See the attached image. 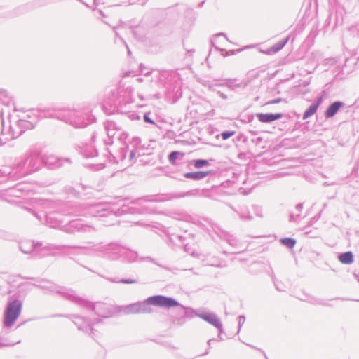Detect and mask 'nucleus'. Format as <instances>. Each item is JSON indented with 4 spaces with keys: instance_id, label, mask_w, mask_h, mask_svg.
<instances>
[{
    "instance_id": "nucleus-1",
    "label": "nucleus",
    "mask_w": 359,
    "mask_h": 359,
    "mask_svg": "<svg viewBox=\"0 0 359 359\" xmlns=\"http://www.w3.org/2000/svg\"><path fill=\"white\" fill-rule=\"evenodd\" d=\"M25 209L33 214L40 222L42 221V218L44 217L45 224L50 228H60L62 231L67 233L73 234L76 232L89 233L95 231L93 226L84 224L80 218L71 220L68 224L62 225V215L58 212H52L41 215L29 208H25Z\"/></svg>"
},
{
    "instance_id": "nucleus-2",
    "label": "nucleus",
    "mask_w": 359,
    "mask_h": 359,
    "mask_svg": "<svg viewBox=\"0 0 359 359\" xmlns=\"http://www.w3.org/2000/svg\"><path fill=\"white\" fill-rule=\"evenodd\" d=\"M39 155L38 152L32 151L13 165L12 168H0V177H8V180L15 181L37 171L40 166Z\"/></svg>"
},
{
    "instance_id": "nucleus-3",
    "label": "nucleus",
    "mask_w": 359,
    "mask_h": 359,
    "mask_svg": "<svg viewBox=\"0 0 359 359\" xmlns=\"http://www.w3.org/2000/svg\"><path fill=\"white\" fill-rule=\"evenodd\" d=\"M48 116L55 118L74 128H82L95 121V116L88 111L71 109H52L48 111Z\"/></svg>"
},
{
    "instance_id": "nucleus-4",
    "label": "nucleus",
    "mask_w": 359,
    "mask_h": 359,
    "mask_svg": "<svg viewBox=\"0 0 359 359\" xmlns=\"http://www.w3.org/2000/svg\"><path fill=\"white\" fill-rule=\"evenodd\" d=\"M151 305L160 307L171 308L180 306V303L172 297L163 295H154L149 297L144 302H138L128 305L123 309L126 314L132 313H150L152 311Z\"/></svg>"
},
{
    "instance_id": "nucleus-5",
    "label": "nucleus",
    "mask_w": 359,
    "mask_h": 359,
    "mask_svg": "<svg viewBox=\"0 0 359 359\" xmlns=\"http://www.w3.org/2000/svg\"><path fill=\"white\" fill-rule=\"evenodd\" d=\"M127 211L125 206L121 208H115L108 203H83L75 206L69 212L70 215L83 217H107L109 215H121Z\"/></svg>"
},
{
    "instance_id": "nucleus-6",
    "label": "nucleus",
    "mask_w": 359,
    "mask_h": 359,
    "mask_svg": "<svg viewBox=\"0 0 359 359\" xmlns=\"http://www.w3.org/2000/svg\"><path fill=\"white\" fill-rule=\"evenodd\" d=\"M79 250H86L109 260H119L123 252V246L116 242H89L86 245L78 247Z\"/></svg>"
},
{
    "instance_id": "nucleus-7",
    "label": "nucleus",
    "mask_w": 359,
    "mask_h": 359,
    "mask_svg": "<svg viewBox=\"0 0 359 359\" xmlns=\"http://www.w3.org/2000/svg\"><path fill=\"white\" fill-rule=\"evenodd\" d=\"M8 128H6L2 123V130L0 134V146L5 144L8 141L15 139L20 136L27 130L32 129L34 127V121L29 120H15Z\"/></svg>"
},
{
    "instance_id": "nucleus-8",
    "label": "nucleus",
    "mask_w": 359,
    "mask_h": 359,
    "mask_svg": "<svg viewBox=\"0 0 359 359\" xmlns=\"http://www.w3.org/2000/svg\"><path fill=\"white\" fill-rule=\"evenodd\" d=\"M22 302L18 299H11L7 302L3 316L4 328L11 327L20 316Z\"/></svg>"
},
{
    "instance_id": "nucleus-9",
    "label": "nucleus",
    "mask_w": 359,
    "mask_h": 359,
    "mask_svg": "<svg viewBox=\"0 0 359 359\" xmlns=\"http://www.w3.org/2000/svg\"><path fill=\"white\" fill-rule=\"evenodd\" d=\"M76 298L79 299H74V303L86 308L87 309L93 311L98 316L101 318H109L112 314V311L109 305L103 302H97L93 304L88 302L76 294Z\"/></svg>"
},
{
    "instance_id": "nucleus-10",
    "label": "nucleus",
    "mask_w": 359,
    "mask_h": 359,
    "mask_svg": "<svg viewBox=\"0 0 359 359\" xmlns=\"http://www.w3.org/2000/svg\"><path fill=\"white\" fill-rule=\"evenodd\" d=\"M36 286L43 290H46L51 292L59 294L64 299L69 300L72 302H74V299H77L79 301V299L76 298V294L75 293L74 291L68 288L61 287L53 283L46 280H41V284L36 285Z\"/></svg>"
},
{
    "instance_id": "nucleus-11",
    "label": "nucleus",
    "mask_w": 359,
    "mask_h": 359,
    "mask_svg": "<svg viewBox=\"0 0 359 359\" xmlns=\"http://www.w3.org/2000/svg\"><path fill=\"white\" fill-rule=\"evenodd\" d=\"M68 317L72 318V322L77 326L79 330L86 333H89V334L92 335V337H93L94 335V329L93 325L100 323L101 320L99 318L93 321L78 315H70Z\"/></svg>"
},
{
    "instance_id": "nucleus-12",
    "label": "nucleus",
    "mask_w": 359,
    "mask_h": 359,
    "mask_svg": "<svg viewBox=\"0 0 359 359\" xmlns=\"http://www.w3.org/2000/svg\"><path fill=\"white\" fill-rule=\"evenodd\" d=\"M41 161L47 168L55 170L64 165L65 163H71L69 158H60L53 154H46L42 156Z\"/></svg>"
},
{
    "instance_id": "nucleus-13",
    "label": "nucleus",
    "mask_w": 359,
    "mask_h": 359,
    "mask_svg": "<svg viewBox=\"0 0 359 359\" xmlns=\"http://www.w3.org/2000/svg\"><path fill=\"white\" fill-rule=\"evenodd\" d=\"M236 81V79H226L222 83L219 82V80L212 81H205L203 83V86L212 91L216 90V88L218 86H226L231 90H234L236 87L240 86L238 84H235Z\"/></svg>"
},
{
    "instance_id": "nucleus-14",
    "label": "nucleus",
    "mask_w": 359,
    "mask_h": 359,
    "mask_svg": "<svg viewBox=\"0 0 359 359\" xmlns=\"http://www.w3.org/2000/svg\"><path fill=\"white\" fill-rule=\"evenodd\" d=\"M104 130L108 137V140H104L106 144H111L113 143V137L116 133L122 130V126L111 120H107L104 123Z\"/></svg>"
},
{
    "instance_id": "nucleus-15",
    "label": "nucleus",
    "mask_w": 359,
    "mask_h": 359,
    "mask_svg": "<svg viewBox=\"0 0 359 359\" xmlns=\"http://www.w3.org/2000/svg\"><path fill=\"white\" fill-rule=\"evenodd\" d=\"M196 316L216 327L219 332H224L222 323L216 314L213 313L198 311L196 313Z\"/></svg>"
},
{
    "instance_id": "nucleus-16",
    "label": "nucleus",
    "mask_w": 359,
    "mask_h": 359,
    "mask_svg": "<svg viewBox=\"0 0 359 359\" xmlns=\"http://www.w3.org/2000/svg\"><path fill=\"white\" fill-rule=\"evenodd\" d=\"M141 140L137 137H134L132 138L131 141L130 142V144L127 146L124 149H121L122 150V156L121 160H123L126 158V149H128L130 150V160L131 161H134L136 159V154L137 153H140V148L139 147L141 146Z\"/></svg>"
},
{
    "instance_id": "nucleus-17",
    "label": "nucleus",
    "mask_w": 359,
    "mask_h": 359,
    "mask_svg": "<svg viewBox=\"0 0 359 359\" xmlns=\"http://www.w3.org/2000/svg\"><path fill=\"white\" fill-rule=\"evenodd\" d=\"M165 200L166 199L159 198L157 196H147L137 199L135 203L143 208V212L152 213L154 212V209L148 206L147 203L149 202H161Z\"/></svg>"
},
{
    "instance_id": "nucleus-18",
    "label": "nucleus",
    "mask_w": 359,
    "mask_h": 359,
    "mask_svg": "<svg viewBox=\"0 0 359 359\" xmlns=\"http://www.w3.org/2000/svg\"><path fill=\"white\" fill-rule=\"evenodd\" d=\"M256 116L260 122L265 123H269L276 120H278V119L281 118L283 116V114L281 113H276V114L259 113V114H257Z\"/></svg>"
},
{
    "instance_id": "nucleus-19",
    "label": "nucleus",
    "mask_w": 359,
    "mask_h": 359,
    "mask_svg": "<svg viewBox=\"0 0 359 359\" xmlns=\"http://www.w3.org/2000/svg\"><path fill=\"white\" fill-rule=\"evenodd\" d=\"M345 104L341 101H335L330 104L324 113L326 118H330L336 115L338 111L344 107Z\"/></svg>"
},
{
    "instance_id": "nucleus-20",
    "label": "nucleus",
    "mask_w": 359,
    "mask_h": 359,
    "mask_svg": "<svg viewBox=\"0 0 359 359\" xmlns=\"http://www.w3.org/2000/svg\"><path fill=\"white\" fill-rule=\"evenodd\" d=\"M210 173H211V171L191 172L184 173V177L187 179L198 181L203 180V178L207 177Z\"/></svg>"
},
{
    "instance_id": "nucleus-21",
    "label": "nucleus",
    "mask_w": 359,
    "mask_h": 359,
    "mask_svg": "<svg viewBox=\"0 0 359 359\" xmlns=\"http://www.w3.org/2000/svg\"><path fill=\"white\" fill-rule=\"evenodd\" d=\"M137 257V252L132 250H128L123 247V252L121 255V258L120 259L121 260L128 262H133L136 260Z\"/></svg>"
},
{
    "instance_id": "nucleus-22",
    "label": "nucleus",
    "mask_w": 359,
    "mask_h": 359,
    "mask_svg": "<svg viewBox=\"0 0 359 359\" xmlns=\"http://www.w3.org/2000/svg\"><path fill=\"white\" fill-rule=\"evenodd\" d=\"M39 245H41V244L39 243H34L33 241H26L20 244V249L23 253L28 254L32 252Z\"/></svg>"
},
{
    "instance_id": "nucleus-23",
    "label": "nucleus",
    "mask_w": 359,
    "mask_h": 359,
    "mask_svg": "<svg viewBox=\"0 0 359 359\" xmlns=\"http://www.w3.org/2000/svg\"><path fill=\"white\" fill-rule=\"evenodd\" d=\"M338 259L344 264H351L353 262L354 258L353 252L351 251L341 253L338 256Z\"/></svg>"
},
{
    "instance_id": "nucleus-24",
    "label": "nucleus",
    "mask_w": 359,
    "mask_h": 359,
    "mask_svg": "<svg viewBox=\"0 0 359 359\" xmlns=\"http://www.w3.org/2000/svg\"><path fill=\"white\" fill-rule=\"evenodd\" d=\"M18 120H29L34 121V125L37 121V117L34 111L23 112L21 115H17Z\"/></svg>"
},
{
    "instance_id": "nucleus-25",
    "label": "nucleus",
    "mask_w": 359,
    "mask_h": 359,
    "mask_svg": "<svg viewBox=\"0 0 359 359\" xmlns=\"http://www.w3.org/2000/svg\"><path fill=\"white\" fill-rule=\"evenodd\" d=\"M79 246H70V245H57L55 244H48L43 247V249L48 251H59L64 248H75L79 249Z\"/></svg>"
},
{
    "instance_id": "nucleus-26",
    "label": "nucleus",
    "mask_w": 359,
    "mask_h": 359,
    "mask_svg": "<svg viewBox=\"0 0 359 359\" xmlns=\"http://www.w3.org/2000/svg\"><path fill=\"white\" fill-rule=\"evenodd\" d=\"M290 36H287L283 40L278 41L276 44H274L271 48L269 50V52L277 53L280 51L288 42Z\"/></svg>"
},
{
    "instance_id": "nucleus-27",
    "label": "nucleus",
    "mask_w": 359,
    "mask_h": 359,
    "mask_svg": "<svg viewBox=\"0 0 359 359\" xmlns=\"http://www.w3.org/2000/svg\"><path fill=\"white\" fill-rule=\"evenodd\" d=\"M83 155L85 158H93L97 155V150L95 147H86L83 149Z\"/></svg>"
},
{
    "instance_id": "nucleus-28",
    "label": "nucleus",
    "mask_w": 359,
    "mask_h": 359,
    "mask_svg": "<svg viewBox=\"0 0 359 359\" xmlns=\"http://www.w3.org/2000/svg\"><path fill=\"white\" fill-rule=\"evenodd\" d=\"M146 77L151 76V81H154L157 83L161 81V77L163 76L158 71L147 72L144 73Z\"/></svg>"
},
{
    "instance_id": "nucleus-29",
    "label": "nucleus",
    "mask_w": 359,
    "mask_h": 359,
    "mask_svg": "<svg viewBox=\"0 0 359 359\" xmlns=\"http://www.w3.org/2000/svg\"><path fill=\"white\" fill-rule=\"evenodd\" d=\"M191 165H193L195 168L200 169L210 165V163L205 159H195L191 161Z\"/></svg>"
},
{
    "instance_id": "nucleus-30",
    "label": "nucleus",
    "mask_w": 359,
    "mask_h": 359,
    "mask_svg": "<svg viewBox=\"0 0 359 359\" xmlns=\"http://www.w3.org/2000/svg\"><path fill=\"white\" fill-rule=\"evenodd\" d=\"M318 108L313 103L308 107V109L303 114V119L306 120L313 116L317 111Z\"/></svg>"
},
{
    "instance_id": "nucleus-31",
    "label": "nucleus",
    "mask_w": 359,
    "mask_h": 359,
    "mask_svg": "<svg viewBox=\"0 0 359 359\" xmlns=\"http://www.w3.org/2000/svg\"><path fill=\"white\" fill-rule=\"evenodd\" d=\"M183 157L184 156V154L180 152V151H172L169 156H168V160L170 161V163L172 164H175V162H176V160L180 157Z\"/></svg>"
},
{
    "instance_id": "nucleus-32",
    "label": "nucleus",
    "mask_w": 359,
    "mask_h": 359,
    "mask_svg": "<svg viewBox=\"0 0 359 359\" xmlns=\"http://www.w3.org/2000/svg\"><path fill=\"white\" fill-rule=\"evenodd\" d=\"M283 245L288 248H292L296 244V241L291 238H284L280 240Z\"/></svg>"
},
{
    "instance_id": "nucleus-33",
    "label": "nucleus",
    "mask_w": 359,
    "mask_h": 359,
    "mask_svg": "<svg viewBox=\"0 0 359 359\" xmlns=\"http://www.w3.org/2000/svg\"><path fill=\"white\" fill-rule=\"evenodd\" d=\"M110 281L114 283H121L124 284H133L137 283L138 281L136 279L132 278H122V279H109Z\"/></svg>"
},
{
    "instance_id": "nucleus-34",
    "label": "nucleus",
    "mask_w": 359,
    "mask_h": 359,
    "mask_svg": "<svg viewBox=\"0 0 359 359\" xmlns=\"http://www.w3.org/2000/svg\"><path fill=\"white\" fill-rule=\"evenodd\" d=\"M0 101L4 104H9L11 101V97H8L7 92L4 90H0Z\"/></svg>"
},
{
    "instance_id": "nucleus-35",
    "label": "nucleus",
    "mask_w": 359,
    "mask_h": 359,
    "mask_svg": "<svg viewBox=\"0 0 359 359\" xmlns=\"http://www.w3.org/2000/svg\"><path fill=\"white\" fill-rule=\"evenodd\" d=\"M6 191L8 195H9L11 196L16 197V198H20L22 195V193H20V191L18 190H17L16 189H15L13 187H9L8 189H6Z\"/></svg>"
},
{
    "instance_id": "nucleus-36",
    "label": "nucleus",
    "mask_w": 359,
    "mask_h": 359,
    "mask_svg": "<svg viewBox=\"0 0 359 359\" xmlns=\"http://www.w3.org/2000/svg\"><path fill=\"white\" fill-rule=\"evenodd\" d=\"M311 303H312L313 304L323 305V306H330V304L328 303V302L327 300H324V299H318V298L312 299V300L311 301Z\"/></svg>"
},
{
    "instance_id": "nucleus-37",
    "label": "nucleus",
    "mask_w": 359,
    "mask_h": 359,
    "mask_svg": "<svg viewBox=\"0 0 359 359\" xmlns=\"http://www.w3.org/2000/svg\"><path fill=\"white\" fill-rule=\"evenodd\" d=\"M235 134V131L225 130L221 133V137L223 140H228Z\"/></svg>"
},
{
    "instance_id": "nucleus-38",
    "label": "nucleus",
    "mask_w": 359,
    "mask_h": 359,
    "mask_svg": "<svg viewBox=\"0 0 359 359\" xmlns=\"http://www.w3.org/2000/svg\"><path fill=\"white\" fill-rule=\"evenodd\" d=\"M13 187L15 189H16L17 190H18L20 191V193H22V194L25 191H28V189H26L25 185L22 183H18V184H15Z\"/></svg>"
},
{
    "instance_id": "nucleus-39",
    "label": "nucleus",
    "mask_w": 359,
    "mask_h": 359,
    "mask_svg": "<svg viewBox=\"0 0 359 359\" xmlns=\"http://www.w3.org/2000/svg\"><path fill=\"white\" fill-rule=\"evenodd\" d=\"M119 135L118 136V140L121 142H125L126 139L128 138V133L123 131L119 132Z\"/></svg>"
},
{
    "instance_id": "nucleus-40",
    "label": "nucleus",
    "mask_w": 359,
    "mask_h": 359,
    "mask_svg": "<svg viewBox=\"0 0 359 359\" xmlns=\"http://www.w3.org/2000/svg\"><path fill=\"white\" fill-rule=\"evenodd\" d=\"M299 213L300 212H298L297 211L295 212H292L290 216V221L296 222L300 216Z\"/></svg>"
},
{
    "instance_id": "nucleus-41",
    "label": "nucleus",
    "mask_w": 359,
    "mask_h": 359,
    "mask_svg": "<svg viewBox=\"0 0 359 359\" xmlns=\"http://www.w3.org/2000/svg\"><path fill=\"white\" fill-rule=\"evenodd\" d=\"M143 119L145 123L150 124H155V122L150 118L149 113H145L143 116Z\"/></svg>"
},
{
    "instance_id": "nucleus-42",
    "label": "nucleus",
    "mask_w": 359,
    "mask_h": 359,
    "mask_svg": "<svg viewBox=\"0 0 359 359\" xmlns=\"http://www.w3.org/2000/svg\"><path fill=\"white\" fill-rule=\"evenodd\" d=\"M190 193H191V191H187L186 193H183V194H174L171 197H169L168 199L182 198V197L190 195Z\"/></svg>"
},
{
    "instance_id": "nucleus-43",
    "label": "nucleus",
    "mask_w": 359,
    "mask_h": 359,
    "mask_svg": "<svg viewBox=\"0 0 359 359\" xmlns=\"http://www.w3.org/2000/svg\"><path fill=\"white\" fill-rule=\"evenodd\" d=\"M238 332L240 331L242 325L244 324L245 321V317L243 315H241L238 316Z\"/></svg>"
},
{
    "instance_id": "nucleus-44",
    "label": "nucleus",
    "mask_w": 359,
    "mask_h": 359,
    "mask_svg": "<svg viewBox=\"0 0 359 359\" xmlns=\"http://www.w3.org/2000/svg\"><path fill=\"white\" fill-rule=\"evenodd\" d=\"M20 341H18L17 342L15 343H4L1 341V337H0V347H4V346H13L17 344H20Z\"/></svg>"
},
{
    "instance_id": "nucleus-45",
    "label": "nucleus",
    "mask_w": 359,
    "mask_h": 359,
    "mask_svg": "<svg viewBox=\"0 0 359 359\" xmlns=\"http://www.w3.org/2000/svg\"><path fill=\"white\" fill-rule=\"evenodd\" d=\"M139 148H140V153H137L136 158L144 155L145 150L147 149V148H146L144 147V145H143V144H141V146L139 147Z\"/></svg>"
},
{
    "instance_id": "nucleus-46",
    "label": "nucleus",
    "mask_w": 359,
    "mask_h": 359,
    "mask_svg": "<svg viewBox=\"0 0 359 359\" xmlns=\"http://www.w3.org/2000/svg\"><path fill=\"white\" fill-rule=\"evenodd\" d=\"M323 97L322 96H320L318 97H317V99L313 102V104L314 105H316V107L317 108H318V107L321 104V103L323 102Z\"/></svg>"
},
{
    "instance_id": "nucleus-47",
    "label": "nucleus",
    "mask_w": 359,
    "mask_h": 359,
    "mask_svg": "<svg viewBox=\"0 0 359 359\" xmlns=\"http://www.w3.org/2000/svg\"><path fill=\"white\" fill-rule=\"evenodd\" d=\"M211 226H212V230H213V231H214L217 234H218L219 236H221L220 233H222V231H221V229H219V227L218 226H217L216 224H211Z\"/></svg>"
},
{
    "instance_id": "nucleus-48",
    "label": "nucleus",
    "mask_w": 359,
    "mask_h": 359,
    "mask_svg": "<svg viewBox=\"0 0 359 359\" xmlns=\"http://www.w3.org/2000/svg\"><path fill=\"white\" fill-rule=\"evenodd\" d=\"M282 101H283L282 98H276V99H273V100L269 101L266 104H274L280 103Z\"/></svg>"
},
{
    "instance_id": "nucleus-49",
    "label": "nucleus",
    "mask_w": 359,
    "mask_h": 359,
    "mask_svg": "<svg viewBox=\"0 0 359 359\" xmlns=\"http://www.w3.org/2000/svg\"><path fill=\"white\" fill-rule=\"evenodd\" d=\"M214 92H216V93L218 95L219 97H220L221 98H222L223 100H227L228 97L227 95L224 93L223 92L220 91V90H215Z\"/></svg>"
},
{
    "instance_id": "nucleus-50",
    "label": "nucleus",
    "mask_w": 359,
    "mask_h": 359,
    "mask_svg": "<svg viewBox=\"0 0 359 359\" xmlns=\"http://www.w3.org/2000/svg\"><path fill=\"white\" fill-rule=\"evenodd\" d=\"M240 217L243 220H251L252 219V216L249 214H248L247 215L244 214H241Z\"/></svg>"
},
{
    "instance_id": "nucleus-51",
    "label": "nucleus",
    "mask_w": 359,
    "mask_h": 359,
    "mask_svg": "<svg viewBox=\"0 0 359 359\" xmlns=\"http://www.w3.org/2000/svg\"><path fill=\"white\" fill-rule=\"evenodd\" d=\"M302 208H303V204L302 203H299L295 207V210L298 212H301Z\"/></svg>"
},
{
    "instance_id": "nucleus-52",
    "label": "nucleus",
    "mask_w": 359,
    "mask_h": 359,
    "mask_svg": "<svg viewBox=\"0 0 359 359\" xmlns=\"http://www.w3.org/2000/svg\"><path fill=\"white\" fill-rule=\"evenodd\" d=\"M275 284V287L278 290V291H283L284 289L283 287H280V285H278V284H276V283H274Z\"/></svg>"
},
{
    "instance_id": "nucleus-53",
    "label": "nucleus",
    "mask_w": 359,
    "mask_h": 359,
    "mask_svg": "<svg viewBox=\"0 0 359 359\" xmlns=\"http://www.w3.org/2000/svg\"><path fill=\"white\" fill-rule=\"evenodd\" d=\"M96 137H97V133L95 132V133L92 135V137H91V140H92V142H95Z\"/></svg>"
},
{
    "instance_id": "nucleus-54",
    "label": "nucleus",
    "mask_w": 359,
    "mask_h": 359,
    "mask_svg": "<svg viewBox=\"0 0 359 359\" xmlns=\"http://www.w3.org/2000/svg\"><path fill=\"white\" fill-rule=\"evenodd\" d=\"M132 118L133 119H137V120H140V116L137 114H133L132 115Z\"/></svg>"
},
{
    "instance_id": "nucleus-55",
    "label": "nucleus",
    "mask_w": 359,
    "mask_h": 359,
    "mask_svg": "<svg viewBox=\"0 0 359 359\" xmlns=\"http://www.w3.org/2000/svg\"><path fill=\"white\" fill-rule=\"evenodd\" d=\"M219 36H224L225 38V39L227 40L226 34L224 33H219L216 35V37H219Z\"/></svg>"
},
{
    "instance_id": "nucleus-56",
    "label": "nucleus",
    "mask_w": 359,
    "mask_h": 359,
    "mask_svg": "<svg viewBox=\"0 0 359 359\" xmlns=\"http://www.w3.org/2000/svg\"><path fill=\"white\" fill-rule=\"evenodd\" d=\"M222 332H219V334H218V337H218V340H219V341L224 340L223 337H222Z\"/></svg>"
},
{
    "instance_id": "nucleus-57",
    "label": "nucleus",
    "mask_w": 359,
    "mask_h": 359,
    "mask_svg": "<svg viewBox=\"0 0 359 359\" xmlns=\"http://www.w3.org/2000/svg\"><path fill=\"white\" fill-rule=\"evenodd\" d=\"M97 169L100 170V169H102V168H104V164L100 163V164L97 165Z\"/></svg>"
},
{
    "instance_id": "nucleus-58",
    "label": "nucleus",
    "mask_w": 359,
    "mask_h": 359,
    "mask_svg": "<svg viewBox=\"0 0 359 359\" xmlns=\"http://www.w3.org/2000/svg\"><path fill=\"white\" fill-rule=\"evenodd\" d=\"M125 45H126V48H127V50H128V55H131V51H130V50L129 49V48H128V45H127L126 43H125Z\"/></svg>"
},
{
    "instance_id": "nucleus-59",
    "label": "nucleus",
    "mask_w": 359,
    "mask_h": 359,
    "mask_svg": "<svg viewBox=\"0 0 359 359\" xmlns=\"http://www.w3.org/2000/svg\"><path fill=\"white\" fill-rule=\"evenodd\" d=\"M228 242L230 245H233L234 240L233 238L228 239Z\"/></svg>"
},
{
    "instance_id": "nucleus-60",
    "label": "nucleus",
    "mask_w": 359,
    "mask_h": 359,
    "mask_svg": "<svg viewBox=\"0 0 359 359\" xmlns=\"http://www.w3.org/2000/svg\"><path fill=\"white\" fill-rule=\"evenodd\" d=\"M215 340V339H211L208 341V345L210 346L211 345V341Z\"/></svg>"
},
{
    "instance_id": "nucleus-61",
    "label": "nucleus",
    "mask_w": 359,
    "mask_h": 359,
    "mask_svg": "<svg viewBox=\"0 0 359 359\" xmlns=\"http://www.w3.org/2000/svg\"><path fill=\"white\" fill-rule=\"evenodd\" d=\"M179 239L180 241H182V243H184V238L182 236H179Z\"/></svg>"
},
{
    "instance_id": "nucleus-62",
    "label": "nucleus",
    "mask_w": 359,
    "mask_h": 359,
    "mask_svg": "<svg viewBox=\"0 0 359 359\" xmlns=\"http://www.w3.org/2000/svg\"><path fill=\"white\" fill-rule=\"evenodd\" d=\"M137 80L140 82H142L143 81V79L142 78H138L137 79Z\"/></svg>"
},
{
    "instance_id": "nucleus-63",
    "label": "nucleus",
    "mask_w": 359,
    "mask_h": 359,
    "mask_svg": "<svg viewBox=\"0 0 359 359\" xmlns=\"http://www.w3.org/2000/svg\"><path fill=\"white\" fill-rule=\"evenodd\" d=\"M208 353V351H206L205 353H204L203 354H202L201 355H205Z\"/></svg>"
},
{
    "instance_id": "nucleus-64",
    "label": "nucleus",
    "mask_w": 359,
    "mask_h": 359,
    "mask_svg": "<svg viewBox=\"0 0 359 359\" xmlns=\"http://www.w3.org/2000/svg\"><path fill=\"white\" fill-rule=\"evenodd\" d=\"M156 97L157 98H159V97H160L159 94H158H158H156Z\"/></svg>"
}]
</instances>
